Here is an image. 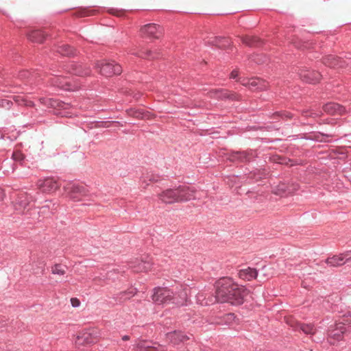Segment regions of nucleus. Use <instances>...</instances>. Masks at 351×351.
<instances>
[{"instance_id":"f257e3e1","label":"nucleus","mask_w":351,"mask_h":351,"mask_svg":"<svg viewBox=\"0 0 351 351\" xmlns=\"http://www.w3.org/2000/svg\"><path fill=\"white\" fill-rule=\"evenodd\" d=\"M216 299L220 302L241 305L248 295V290L235 283L230 278H223L216 282Z\"/></svg>"},{"instance_id":"f03ea898","label":"nucleus","mask_w":351,"mask_h":351,"mask_svg":"<svg viewBox=\"0 0 351 351\" xmlns=\"http://www.w3.org/2000/svg\"><path fill=\"white\" fill-rule=\"evenodd\" d=\"M195 193L193 188L182 186L174 189H167L159 193L158 197L163 203L173 204L195 199Z\"/></svg>"},{"instance_id":"7ed1b4c3","label":"nucleus","mask_w":351,"mask_h":351,"mask_svg":"<svg viewBox=\"0 0 351 351\" xmlns=\"http://www.w3.org/2000/svg\"><path fill=\"white\" fill-rule=\"evenodd\" d=\"M350 330L351 319L344 317L330 326L328 330V341L330 344H335L336 341L341 340L343 335Z\"/></svg>"},{"instance_id":"20e7f679","label":"nucleus","mask_w":351,"mask_h":351,"mask_svg":"<svg viewBox=\"0 0 351 351\" xmlns=\"http://www.w3.org/2000/svg\"><path fill=\"white\" fill-rule=\"evenodd\" d=\"M96 68L99 73L106 76L111 77L114 75H119L122 72L121 66L114 62L100 61L96 64Z\"/></svg>"},{"instance_id":"39448f33","label":"nucleus","mask_w":351,"mask_h":351,"mask_svg":"<svg viewBox=\"0 0 351 351\" xmlns=\"http://www.w3.org/2000/svg\"><path fill=\"white\" fill-rule=\"evenodd\" d=\"M163 28L155 23H149L140 28V35L143 38L158 39L163 34Z\"/></svg>"},{"instance_id":"423d86ee","label":"nucleus","mask_w":351,"mask_h":351,"mask_svg":"<svg viewBox=\"0 0 351 351\" xmlns=\"http://www.w3.org/2000/svg\"><path fill=\"white\" fill-rule=\"evenodd\" d=\"M173 291L166 287H156L154 289L153 301L158 304H170Z\"/></svg>"},{"instance_id":"0eeeda50","label":"nucleus","mask_w":351,"mask_h":351,"mask_svg":"<svg viewBox=\"0 0 351 351\" xmlns=\"http://www.w3.org/2000/svg\"><path fill=\"white\" fill-rule=\"evenodd\" d=\"M97 337L96 330H86L79 333L76 337L75 343L78 346L95 343L97 341Z\"/></svg>"},{"instance_id":"6e6552de","label":"nucleus","mask_w":351,"mask_h":351,"mask_svg":"<svg viewBox=\"0 0 351 351\" xmlns=\"http://www.w3.org/2000/svg\"><path fill=\"white\" fill-rule=\"evenodd\" d=\"M63 189L66 195L73 199H76L80 196H85L87 194V190L84 186L73 182L67 183Z\"/></svg>"},{"instance_id":"1a4fd4ad","label":"nucleus","mask_w":351,"mask_h":351,"mask_svg":"<svg viewBox=\"0 0 351 351\" xmlns=\"http://www.w3.org/2000/svg\"><path fill=\"white\" fill-rule=\"evenodd\" d=\"M36 185L38 188L44 193L54 192L60 188V185L53 178H46L44 180H39Z\"/></svg>"},{"instance_id":"9d476101","label":"nucleus","mask_w":351,"mask_h":351,"mask_svg":"<svg viewBox=\"0 0 351 351\" xmlns=\"http://www.w3.org/2000/svg\"><path fill=\"white\" fill-rule=\"evenodd\" d=\"M188 294L186 289H180L177 291H173V297H171L170 304L178 306H184L186 304Z\"/></svg>"},{"instance_id":"9b49d317","label":"nucleus","mask_w":351,"mask_h":351,"mask_svg":"<svg viewBox=\"0 0 351 351\" xmlns=\"http://www.w3.org/2000/svg\"><path fill=\"white\" fill-rule=\"evenodd\" d=\"M299 189V184L292 183L291 184L280 183L273 189V193L278 195H283L287 193H291Z\"/></svg>"},{"instance_id":"f8f14e48","label":"nucleus","mask_w":351,"mask_h":351,"mask_svg":"<svg viewBox=\"0 0 351 351\" xmlns=\"http://www.w3.org/2000/svg\"><path fill=\"white\" fill-rule=\"evenodd\" d=\"M167 339L174 346L179 345L181 343H184L190 339V337L184 334L182 331L174 330L167 333Z\"/></svg>"},{"instance_id":"ddd939ff","label":"nucleus","mask_w":351,"mask_h":351,"mask_svg":"<svg viewBox=\"0 0 351 351\" xmlns=\"http://www.w3.org/2000/svg\"><path fill=\"white\" fill-rule=\"evenodd\" d=\"M300 78L306 82L315 84L319 82L321 75L319 72L315 71H310L307 69H302L299 73Z\"/></svg>"},{"instance_id":"4468645a","label":"nucleus","mask_w":351,"mask_h":351,"mask_svg":"<svg viewBox=\"0 0 351 351\" xmlns=\"http://www.w3.org/2000/svg\"><path fill=\"white\" fill-rule=\"evenodd\" d=\"M210 97H216L218 99H229L231 100L238 99V96L234 93L229 92L226 90L215 89L208 93Z\"/></svg>"},{"instance_id":"2eb2a0df","label":"nucleus","mask_w":351,"mask_h":351,"mask_svg":"<svg viewBox=\"0 0 351 351\" xmlns=\"http://www.w3.org/2000/svg\"><path fill=\"white\" fill-rule=\"evenodd\" d=\"M241 83L243 86H247L250 88H255L260 90H263L267 86V83L265 80L257 77L243 80Z\"/></svg>"},{"instance_id":"dca6fc26","label":"nucleus","mask_w":351,"mask_h":351,"mask_svg":"<svg viewBox=\"0 0 351 351\" xmlns=\"http://www.w3.org/2000/svg\"><path fill=\"white\" fill-rule=\"evenodd\" d=\"M66 69L68 72L80 76L88 75L90 73L89 69H84L81 64L75 63H71L67 65Z\"/></svg>"},{"instance_id":"f3484780","label":"nucleus","mask_w":351,"mask_h":351,"mask_svg":"<svg viewBox=\"0 0 351 351\" xmlns=\"http://www.w3.org/2000/svg\"><path fill=\"white\" fill-rule=\"evenodd\" d=\"M51 83L53 86H56L64 90H76V88L74 86H72L68 81H66L65 79L61 76H55L53 77L51 79Z\"/></svg>"},{"instance_id":"a211bd4d","label":"nucleus","mask_w":351,"mask_h":351,"mask_svg":"<svg viewBox=\"0 0 351 351\" xmlns=\"http://www.w3.org/2000/svg\"><path fill=\"white\" fill-rule=\"evenodd\" d=\"M32 201V197L27 193H21L16 199L15 208L17 210L25 209Z\"/></svg>"},{"instance_id":"6ab92c4d","label":"nucleus","mask_w":351,"mask_h":351,"mask_svg":"<svg viewBox=\"0 0 351 351\" xmlns=\"http://www.w3.org/2000/svg\"><path fill=\"white\" fill-rule=\"evenodd\" d=\"M58 203L53 200H46L44 205L40 207L39 213L44 215H53L57 211Z\"/></svg>"},{"instance_id":"aec40b11","label":"nucleus","mask_w":351,"mask_h":351,"mask_svg":"<svg viewBox=\"0 0 351 351\" xmlns=\"http://www.w3.org/2000/svg\"><path fill=\"white\" fill-rule=\"evenodd\" d=\"M325 263L328 266L333 267H341L346 264L343 253L327 258L325 260Z\"/></svg>"},{"instance_id":"412c9836","label":"nucleus","mask_w":351,"mask_h":351,"mask_svg":"<svg viewBox=\"0 0 351 351\" xmlns=\"http://www.w3.org/2000/svg\"><path fill=\"white\" fill-rule=\"evenodd\" d=\"M324 64L329 67H343L344 62L334 55H329L324 58Z\"/></svg>"},{"instance_id":"4be33fe9","label":"nucleus","mask_w":351,"mask_h":351,"mask_svg":"<svg viewBox=\"0 0 351 351\" xmlns=\"http://www.w3.org/2000/svg\"><path fill=\"white\" fill-rule=\"evenodd\" d=\"M152 263L149 261H138L131 267L134 272H147L151 269Z\"/></svg>"},{"instance_id":"5701e85b","label":"nucleus","mask_w":351,"mask_h":351,"mask_svg":"<svg viewBox=\"0 0 351 351\" xmlns=\"http://www.w3.org/2000/svg\"><path fill=\"white\" fill-rule=\"evenodd\" d=\"M324 110L330 114H341L345 109L338 104L328 103L324 106Z\"/></svg>"},{"instance_id":"b1692460","label":"nucleus","mask_w":351,"mask_h":351,"mask_svg":"<svg viewBox=\"0 0 351 351\" xmlns=\"http://www.w3.org/2000/svg\"><path fill=\"white\" fill-rule=\"evenodd\" d=\"M238 275L241 279L251 280L256 278L258 272L256 269L247 267L246 269H241L239 271Z\"/></svg>"},{"instance_id":"393cba45","label":"nucleus","mask_w":351,"mask_h":351,"mask_svg":"<svg viewBox=\"0 0 351 351\" xmlns=\"http://www.w3.org/2000/svg\"><path fill=\"white\" fill-rule=\"evenodd\" d=\"M269 160L274 162L288 165L290 167L295 165L293 160L287 158L285 155H271V156L269 157Z\"/></svg>"},{"instance_id":"a878e982","label":"nucleus","mask_w":351,"mask_h":351,"mask_svg":"<svg viewBox=\"0 0 351 351\" xmlns=\"http://www.w3.org/2000/svg\"><path fill=\"white\" fill-rule=\"evenodd\" d=\"M47 34L41 30H33L28 34V38L33 42L43 43L46 37Z\"/></svg>"},{"instance_id":"bb28decb","label":"nucleus","mask_w":351,"mask_h":351,"mask_svg":"<svg viewBox=\"0 0 351 351\" xmlns=\"http://www.w3.org/2000/svg\"><path fill=\"white\" fill-rule=\"evenodd\" d=\"M292 326L295 327V330L300 329L306 335H314L316 331L314 325L311 324L297 323L295 326Z\"/></svg>"},{"instance_id":"cd10ccee","label":"nucleus","mask_w":351,"mask_h":351,"mask_svg":"<svg viewBox=\"0 0 351 351\" xmlns=\"http://www.w3.org/2000/svg\"><path fill=\"white\" fill-rule=\"evenodd\" d=\"M136 294V291L134 289L122 291V292H120L117 295V300L120 302H123L125 300L130 299L132 297L134 296Z\"/></svg>"},{"instance_id":"c85d7f7f","label":"nucleus","mask_w":351,"mask_h":351,"mask_svg":"<svg viewBox=\"0 0 351 351\" xmlns=\"http://www.w3.org/2000/svg\"><path fill=\"white\" fill-rule=\"evenodd\" d=\"M242 42L250 47L258 46L261 42L260 39L256 36H245L241 37Z\"/></svg>"},{"instance_id":"c756f323","label":"nucleus","mask_w":351,"mask_h":351,"mask_svg":"<svg viewBox=\"0 0 351 351\" xmlns=\"http://www.w3.org/2000/svg\"><path fill=\"white\" fill-rule=\"evenodd\" d=\"M58 51L62 56H71L75 54V50L68 45H62L58 47Z\"/></svg>"},{"instance_id":"7c9ffc66","label":"nucleus","mask_w":351,"mask_h":351,"mask_svg":"<svg viewBox=\"0 0 351 351\" xmlns=\"http://www.w3.org/2000/svg\"><path fill=\"white\" fill-rule=\"evenodd\" d=\"M235 319H236V315L234 313H229L225 314L221 317V323L226 324V325H230L235 322Z\"/></svg>"},{"instance_id":"2f4dec72","label":"nucleus","mask_w":351,"mask_h":351,"mask_svg":"<svg viewBox=\"0 0 351 351\" xmlns=\"http://www.w3.org/2000/svg\"><path fill=\"white\" fill-rule=\"evenodd\" d=\"M128 115L137 118V119H145L146 114L140 110L130 109L127 111Z\"/></svg>"},{"instance_id":"473e14b6","label":"nucleus","mask_w":351,"mask_h":351,"mask_svg":"<svg viewBox=\"0 0 351 351\" xmlns=\"http://www.w3.org/2000/svg\"><path fill=\"white\" fill-rule=\"evenodd\" d=\"M12 159L16 162L19 163L21 166L29 167L26 162L25 155H12Z\"/></svg>"},{"instance_id":"72a5a7b5","label":"nucleus","mask_w":351,"mask_h":351,"mask_svg":"<svg viewBox=\"0 0 351 351\" xmlns=\"http://www.w3.org/2000/svg\"><path fill=\"white\" fill-rule=\"evenodd\" d=\"M51 273L53 274L62 276L65 274V269L60 264H56L51 267Z\"/></svg>"},{"instance_id":"f704fd0d","label":"nucleus","mask_w":351,"mask_h":351,"mask_svg":"<svg viewBox=\"0 0 351 351\" xmlns=\"http://www.w3.org/2000/svg\"><path fill=\"white\" fill-rule=\"evenodd\" d=\"M15 101L18 103L19 105H24L27 106H32L33 102L31 101H27L23 97H21L19 96H17L14 99Z\"/></svg>"},{"instance_id":"c9c22d12","label":"nucleus","mask_w":351,"mask_h":351,"mask_svg":"<svg viewBox=\"0 0 351 351\" xmlns=\"http://www.w3.org/2000/svg\"><path fill=\"white\" fill-rule=\"evenodd\" d=\"M252 58L253 60L257 64H262L266 62V58L262 55H254Z\"/></svg>"},{"instance_id":"e433bc0d","label":"nucleus","mask_w":351,"mask_h":351,"mask_svg":"<svg viewBox=\"0 0 351 351\" xmlns=\"http://www.w3.org/2000/svg\"><path fill=\"white\" fill-rule=\"evenodd\" d=\"M225 40L223 38H215L211 41V44L218 46L219 47H225V44H221V41Z\"/></svg>"},{"instance_id":"4c0bfd02","label":"nucleus","mask_w":351,"mask_h":351,"mask_svg":"<svg viewBox=\"0 0 351 351\" xmlns=\"http://www.w3.org/2000/svg\"><path fill=\"white\" fill-rule=\"evenodd\" d=\"M346 263L351 262V250L343 252Z\"/></svg>"},{"instance_id":"58836bf2","label":"nucleus","mask_w":351,"mask_h":351,"mask_svg":"<svg viewBox=\"0 0 351 351\" xmlns=\"http://www.w3.org/2000/svg\"><path fill=\"white\" fill-rule=\"evenodd\" d=\"M71 302L73 307H77L80 306V304L79 300L77 298H71Z\"/></svg>"},{"instance_id":"ea45409f","label":"nucleus","mask_w":351,"mask_h":351,"mask_svg":"<svg viewBox=\"0 0 351 351\" xmlns=\"http://www.w3.org/2000/svg\"><path fill=\"white\" fill-rule=\"evenodd\" d=\"M137 55L138 56L142 57V58H149L150 55H151V51L147 50L146 51V53L145 52H141L140 53H137Z\"/></svg>"},{"instance_id":"a19ab883","label":"nucleus","mask_w":351,"mask_h":351,"mask_svg":"<svg viewBox=\"0 0 351 351\" xmlns=\"http://www.w3.org/2000/svg\"><path fill=\"white\" fill-rule=\"evenodd\" d=\"M227 159L230 161L234 162L235 160H239V155L232 154V155H229V157L227 158Z\"/></svg>"},{"instance_id":"79ce46f5","label":"nucleus","mask_w":351,"mask_h":351,"mask_svg":"<svg viewBox=\"0 0 351 351\" xmlns=\"http://www.w3.org/2000/svg\"><path fill=\"white\" fill-rule=\"evenodd\" d=\"M274 116L275 117H290L289 113H285V112H276L274 114Z\"/></svg>"},{"instance_id":"37998d69","label":"nucleus","mask_w":351,"mask_h":351,"mask_svg":"<svg viewBox=\"0 0 351 351\" xmlns=\"http://www.w3.org/2000/svg\"><path fill=\"white\" fill-rule=\"evenodd\" d=\"M141 351H158L157 349L154 347L147 346L145 348Z\"/></svg>"},{"instance_id":"c03bdc74","label":"nucleus","mask_w":351,"mask_h":351,"mask_svg":"<svg viewBox=\"0 0 351 351\" xmlns=\"http://www.w3.org/2000/svg\"><path fill=\"white\" fill-rule=\"evenodd\" d=\"M238 76V71H232L230 73V77L232 79L236 78Z\"/></svg>"},{"instance_id":"a18cd8bd","label":"nucleus","mask_w":351,"mask_h":351,"mask_svg":"<svg viewBox=\"0 0 351 351\" xmlns=\"http://www.w3.org/2000/svg\"><path fill=\"white\" fill-rule=\"evenodd\" d=\"M324 136H325L324 134H319V135L316 136L315 139L317 141H322L324 138Z\"/></svg>"},{"instance_id":"49530a36","label":"nucleus","mask_w":351,"mask_h":351,"mask_svg":"<svg viewBox=\"0 0 351 351\" xmlns=\"http://www.w3.org/2000/svg\"><path fill=\"white\" fill-rule=\"evenodd\" d=\"M88 14H89L86 11H81L79 12L78 16L82 17V16H87Z\"/></svg>"},{"instance_id":"de8ad7c7","label":"nucleus","mask_w":351,"mask_h":351,"mask_svg":"<svg viewBox=\"0 0 351 351\" xmlns=\"http://www.w3.org/2000/svg\"><path fill=\"white\" fill-rule=\"evenodd\" d=\"M4 196V191L1 188H0V201H2L3 199Z\"/></svg>"},{"instance_id":"09e8293b","label":"nucleus","mask_w":351,"mask_h":351,"mask_svg":"<svg viewBox=\"0 0 351 351\" xmlns=\"http://www.w3.org/2000/svg\"><path fill=\"white\" fill-rule=\"evenodd\" d=\"M158 177L157 178H155V176H151L149 178V181L152 182H156L158 180Z\"/></svg>"},{"instance_id":"8fccbe9b","label":"nucleus","mask_w":351,"mask_h":351,"mask_svg":"<svg viewBox=\"0 0 351 351\" xmlns=\"http://www.w3.org/2000/svg\"><path fill=\"white\" fill-rule=\"evenodd\" d=\"M102 123V126L108 128V127L110 126L111 123L110 121H106V122H104V123Z\"/></svg>"},{"instance_id":"3c124183","label":"nucleus","mask_w":351,"mask_h":351,"mask_svg":"<svg viewBox=\"0 0 351 351\" xmlns=\"http://www.w3.org/2000/svg\"><path fill=\"white\" fill-rule=\"evenodd\" d=\"M130 339V336L128 335H124L122 337V340L123 341H128Z\"/></svg>"},{"instance_id":"603ef678","label":"nucleus","mask_w":351,"mask_h":351,"mask_svg":"<svg viewBox=\"0 0 351 351\" xmlns=\"http://www.w3.org/2000/svg\"><path fill=\"white\" fill-rule=\"evenodd\" d=\"M246 194L248 195L250 197H252L251 195H253L254 192H252V191H247Z\"/></svg>"},{"instance_id":"864d4df0","label":"nucleus","mask_w":351,"mask_h":351,"mask_svg":"<svg viewBox=\"0 0 351 351\" xmlns=\"http://www.w3.org/2000/svg\"><path fill=\"white\" fill-rule=\"evenodd\" d=\"M200 297H202V295L199 294V295H197V300H200Z\"/></svg>"},{"instance_id":"5fc2aeb1","label":"nucleus","mask_w":351,"mask_h":351,"mask_svg":"<svg viewBox=\"0 0 351 351\" xmlns=\"http://www.w3.org/2000/svg\"><path fill=\"white\" fill-rule=\"evenodd\" d=\"M201 304H202V305H204H204H207V304H208V302H205L204 303L202 302V303H201Z\"/></svg>"}]
</instances>
